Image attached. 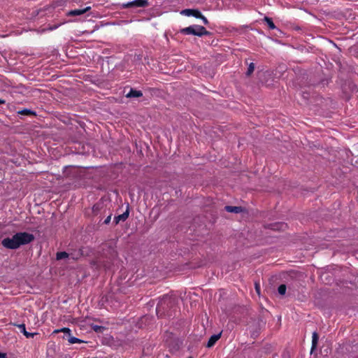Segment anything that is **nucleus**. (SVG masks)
Segmentation results:
<instances>
[{
  "mask_svg": "<svg viewBox=\"0 0 358 358\" xmlns=\"http://www.w3.org/2000/svg\"><path fill=\"white\" fill-rule=\"evenodd\" d=\"M255 65L254 63L251 62L248 64V70L246 71V76H250L252 75V73H253L254 70H255Z\"/></svg>",
  "mask_w": 358,
  "mask_h": 358,
  "instance_id": "18",
  "label": "nucleus"
},
{
  "mask_svg": "<svg viewBox=\"0 0 358 358\" xmlns=\"http://www.w3.org/2000/svg\"><path fill=\"white\" fill-rule=\"evenodd\" d=\"M60 332H61V331H59V329H57L54 330L53 334H59Z\"/></svg>",
  "mask_w": 358,
  "mask_h": 358,
  "instance_id": "28",
  "label": "nucleus"
},
{
  "mask_svg": "<svg viewBox=\"0 0 358 358\" xmlns=\"http://www.w3.org/2000/svg\"><path fill=\"white\" fill-rule=\"evenodd\" d=\"M189 358H192V357H189Z\"/></svg>",
  "mask_w": 358,
  "mask_h": 358,
  "instance_id": "31",
  "label": "nucleus"
},
{
  "mask_svg": "<svg viewBox=\"0 0 358 358\" xmlns=\"http://www.w3.org/2000/svg\"><path fill=\"white\" fill-rule=\"evenodd\" d=\"M222 332L217 334L212 335L206 344V347L208 348H212L216 343V342L220 338Z\"/></svg>",
  "mask_w": 358,
  "mask_h": 358,
  "instance_id": "8",
  "label": "nucleus"
},
{
  "mask_svg": "<svg viewBox=\"0 0 358 358\" xmlns=\"http://www.w3.org/2000/svg\"><path fill=\"white\" fill-rule=\"evenodd\" d=\"M181 13L187 16H193L196 18L201 17V11L197 9H185L181 11Z\"/></svg>",
  "mask_w": 358,
  "mask_h": 358,
  "instance_id": "6",
  "label": "nucleus"
},
{
  "mask_svg": "<svg viewBox=\"0 0 358 358\" xmlns=\"http://www.w3.org/2000/svg\"><path fill=\"white\" fill-rule=\"evenodd\" d=\"M103 266L105 267L106 269H110V266L108 264H104Z\"/></svg>",
  "mask_w": 358,
  "mask_h": 358,
  "instance_id": "29",
  "label": "nucleus"
},
{
  "mask_svg": "<svg viewBox=\"0 0 358 358\" xmlns=\"http://www.w3.org/2000/svg\"><path fill=\"white\" fill-rule=\"evenodd\" d=\"M18 115H27V116H36V113L34 110H31L30 109L24 108L21 110L17 111Z\"/></svg>",
  "mask_w": 358,
  "mask_h": 358,
  "instance_id": "13",
  "label": "nucleus"
},
{
  "mask_svg": "<svg viewBox=\"0 0 358 358\" xmlns=\"http://www.w3.org/2000/svg\"><path fill=\"white\" fill-rule=\"evenodd\" d=\"M111 216H112V214H110L106 218V220H104L103 223L106 224H108L110 223V220H111Z\"/></svg>",
  "mask_w": 358,
  "mask_h": 358,
  "instance_id": "24",
  "label": "nucleus"
},
{
  "mask_svg": "<svg viewBox=\"0 0 358 358\" xmlns=\"http://www.w3.org/2000/svg\"><path fill=\"white\" fill-rule=\"evenodd\" d=\"M175 303V299L168 295L163 296V297L160 299L157 305V314L159 317H162L163 315H170L169 310L173 308Z\"/></svg>",
  "mask_w": 358,
  "mask_h": 358,
  "instance_id": "2",
  "label": "nucleus"
},
{
  "mask_svg": "<svg viewBox=\"0 0 358 358\" xmlns=\"http://www.w3.org/2000/svg\"><path fill=\"white\" fill-rule=\"evenodd\" d=\"M103 210H105L103 203L101 202H98L95 203L92 208V213L94 215H97L99 213H101Z\"/></svg>",
  "mask_w": 358,
  "mask_h": 358,
  "instance_id": "9",
  "label": "nucleus"
},
{
  "mask_svg": "<svg viewBox=\"0 0 358 358\" xmlns=\"http://www.w3.org/2000/svg\"><path fill=\"white\" fill-rule=\"evenodd\" d=\"M199 18L201 19L203 21V23L205 25H208L209 24V21L208 20V19L203 15L201 14V17H199Z\"/></svg>",
  "mask_w": 358,
  "mask_h": 358,
  "instance_id": "23",
  "label": "nucleus"
},
{
  "mask_svg": "<svg viewBox=\"0 0 358 358\" xmlns=\"http://www.w3.org/2000/svg\"><path fill=\"white\" fill-rule=\"evenodd\" d=\"M82 255H83L82 251H81V250H80L78 252H77L76 253H71V254H69V258H70V259H71L73 260H77Z\"/></svg>",
  "mask_w": 358,
  "mask_h": 358,
  "instance_id": "17",
  "label": "nucleus"
},
{
  "mask_svg": "<svg viewBox=\"0 0 358 358\" xmlns=\"http://www.w3.org/2000/svg\"><path fill=\"white\" fill-rule=\"evenodd\" d=\"M287 287L285 285L282 284L278 288V292L280 295H284L286 292Z\"/></svg>",
  "mask_w": 358,
  "mask_h": 358,
  "instance_id": "19",
  "label": "nucleus"
},
{
  "mask_svg": "<svg viewBox=\"0 0 358 358\" xmlns=\"http://www.w3.org/2000/svg\"><path fill=\"white\" fill-rule=\"evenodd\" d=\"M180 32L185 35H194L200 37L211 34V33L207 31L204 27L198 24L183 28L180 30Z\"/></svg>",
  "mask_w": 358,
  "mask_h": 358,
  "instance_id": "3",
  "label": "nucleus"
},
{
  "mask_svg": "<svg viewBox=\"0 0 358 358\" xmlns=\"http://www.w3.org/2000/svg\"><path fill=\"white\" fill-rule=\"evenodd\" d=\"M34 240V236L27 232H18L11 238H5L1 241V245L7 248L15 250L21 245L30 243Z\"/></svg>",
  "mask_w": 358,
  "mask_h": 358,
  "instance_id": "1",
  "label": "nucleus"
},
{
  "mask_svg": "<svg viewBox=\"0 0 358 358\" xmlns=\"http://www.w3.org/2000/svg\"><path fill=\"white\" fill-rule=\"evenodd\" d=\"M59 331H61V332H63V333H65V334H69V336H71V329L69 328H67V327H63L62 329H59Z\"/></svg>",
  "mask_w": 358,
  "mask_h": 358,
  "instance_id": "22",
  "label": "nucleus"
},
{
  "mask_svg": "<svg viewBox=\"0 0 358 358\" xmlns=\"http://www.w3.org/2000/svg\"><path fill=\"white\" fill-rule=\"evenodd\" d=\"M92 329L96 333H101L105 329V327L99 325H94Z\"/></svg>",
  "mask_w": 358,
  "mask_h": 358,
  "instance_id": "21",
  "label": "nucleus"
},
{
  "mask_svg": "<svg viewBox=\"0 0 358 358\" xmlns=\"http://www.w3.org/2000/svg\"><path fill=\"white\" fill-rule=\"evenodd\" d=\"M0 358H7V354L5 352H0Z\"/></svg>",
  "mask_w": 358,
  "mask_h": 358,
  "instance_id": "26",
  "label": "nucleus"
},
{
  "mask_svg": "<svg viewBox=\"0 0 358 358\" xmlns=\"http://www.w3.org/2000/svg\"><path fill=\"white\" fill-rule=\"evenodd\" d=\"M148 6V1L147 0H134L132 1L127 2L122 4V8H128L131 7H147Z\"/></svg>",
  "mask_w": 358,
  "mask_h": 358,
  "instance_id": "4",
  "label": "nucleus"
},
{
  "mask_svg": "<svg viewBox=\"0 0 358 358\" xmlns=\"http://www.w3.org/2000/svg\"><path fill=\"white\" fill-rule=\"evenodd\" d=\"M264 21L266 22L268 27L270 29H275L276 28L275 25L274 24L272 19L268 17H264Z\"/></svg>",
  "mask_w": 358,
  "mask_h": 358,
  "instance_id": "15",
  "label": "nucleus"
},
{
  "mask_svg": "<svg viewBox=\"0 0 358 358\" xmlns=\"http://www.w3.org/2000/svg\"><path fill=\"white\" fill-rule=\"evenodd\" d=\"M16 326L20 331L27 338H33L35 335L38 334L37 332L34 333H29L26 330L25 324H14Z\"/></svg>",
  "mask_w": 358,
  "mask_h": 358,
  "instance_id": "7",
  "label": "nucleus"
},
{
  "mask_svg": "<svg viewBox=\"0 0 358 358\" xmlns=\"http://www.w3.org/2000/svg\"><path fill=\"white\" fill-rule=\"evenodd\" d=\"M69 257V254L66 252H58L56 254L57 260H61Z\"/></svg>",
  "mask_w": 358,
  "mask_h": 358,
  "instance_id": "16",
  "label": "nucleus"
},
{
  "mask_svg": "<svg viewBox=\"0 0 358 358\" xmlns=\"http://www.w3.org/2000/svg\"><path fill=\"white\" fill-rule=\"evenodd\" d=\"M68 341L71 344L80 343L83 342V341H81L80 339L73 336H70Z\"/></svg>",
  "mask_w": 358,
  "mask_h": 358,
  "instance_id": "20",
  "label": "nucleus"
},
{
  "mask_svg": "<svg viewBox=\"0 0 358 358\" xmlns=\"http://www.w3.org/2000/svg\"><path fill=\"white\" fill-rule=\"evenodd\" d=\"M319 336L316 332L313 334L311 352L317 348Z\"/></svg>",
  "mask_w": 358,
  "mask_h": 358,
  "instance_id": "14",
  "label": "nucleus"
},
{
  "mask_svg": "<svg viewBox=\"0 0 358 358\" xmlns=\"http://www.w3.org/2000/svg\"><path fill=\"white\" fill-rule=\"evenodd\" d=\"M129 210H127L124 213L114 217L115 224H117L120 222L125 221L129 217Z\"/></svg>",
  "mask_w": 358,
  "mask_h": 358,
  "instance_id": "10",
  "label": "nucleus"
},
{
  "mask_svg": "<svg viewBox=\"0 0 358 358\" xmlns=\"http://www.w3.org/2000/svg\"><path fill=\"white\" fill-rule=\"evenodd\" d=\"M225 210L229 213H239L242 212L243 209L241 206H226Z\"/></svg>",
  "mask_w": 358,
  "mask_h": 358,
  "instance_id": "12",
  "label": "nucleus"
},
{
  "mask_svg": "<svg viewBox=\"0 0 358 358\" xmlns=\"http://www.w3.org/2000/svg\"><path fill=\"white\" fill-rule=\"evenodd\" d=\"M143 96V93L141 91L136 90L134 89H131L130 91L127 94V98H138Z\"/></svg>",
  "mask_w": 358,
  "mask_h": 358,
  "instance_id": "11",
  "label": "nucleus"
},
{
  "mask_svg": "<svg viewBox=\"0 0 358 358\" xmlns=\"http://www.w3.org/2000/svg\"><path fill=\"white\" fill-rule=\"evenodd\" d=\"M257 336H258V332H252V333L251 334V336H252L253 338H255Z\"/></svg>",
  "mask_w": 358,
  "mask_h": 358,
  "instance_id": "27",
  "label": "nucleus"
},
{
  "mask_svg": "<svg viewBox=\"0 0 358 358\" xmlns=\"http://www.w3.org/2000/svg\"><path fill=\"white\" fill-rule=\"evenodd\" d=\"M255 289L257 293H259L260 285L258 283H255Z\"/></svg>",
  "mask_w": 358,
  "mask_h": 358,
  "instance_id": "25",
  "label": "nucleus"
},
{
  "mask_svg": "<svg viewBox=\"0 0 358 358\" xmlns=\"http://www.w3.org/2000/svg\"><path fill=\"white\" fill-rule=\"evenodd\" d=\"M6 103V101L4 99H0V104H4Z\"/></svg>",
  "mask_w": 358,
  "mask_h": 358,
  "instance_id": "30",
  "label": "nucleus"
},
{
  "mask_svg": "<svg viewBox=\"0 0 358 358\" xmlns=\"http://www.w3.org/2000/svg\"><path fill=\"white\" fill-rule=\"evenodd\" d=\"M90 9H91V7L87 6L84 8H78V9L71 10L68 12L67 15L68 16L80 15H83V14L85 13L86 12L89 11Z\"/></svg>",
  "mask_w": 358,
  "mask_h": 358,
  "instance_id": "5",
  "label": "nucleus"
}]
</instances>
